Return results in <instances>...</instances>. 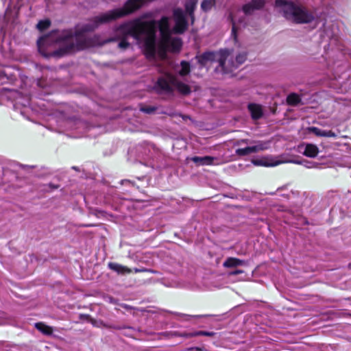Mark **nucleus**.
<instances>
[{
  "mask_svg": "<svg viewBox=\"0 0 351 351\" xmlns=\"http://www.w3.org/2000/svg\"><path fill=\"white\" fill-rule=\"evenodd\" d=\"M145 0H128L123 8L114 9L93 18L88 23L73 32L71 29L55 31L47 36H42L37 40L38 49L46 56L45 47L54 42L58 45V49L52 54L63 56L96 45L121 39L119 47L125 49L129 43L125 40L128 36L143 42L144 51L148 58H154L156 53L160 56L166 52L178 51L182 47L179 38L171 37L169 18L162 16L159 21H142L136 19L119 25L114 31V37L107 40H100L97 36H90L88 32L95 30L99 25L123 17L140 8Z\"/></svg>",
  "mask_w": 351,
  "mask_h": 351,
  "instance_id": "nucleus-1",
  "label": "nucleus"
},
{
  "mask_svg": "<svg viewBox=\"0 0 351 351\" xmlns=\"http://www.w3.org/2000/svg\"><path fill=\"white\" fill-rule=\"evenodd\" d=\"M5 2L6 0H2ZM22 0H9L8 8L5 12L3 24L0 25V35L2 40L0 45V58H14V45L10 36L21 29V8ZM21 71L12 66L2 67L0 65V85L13 82L21 78ZM0 98L7 99L11 106H22V95L16 90L7 87L0 88Z\"/></svg>",
  "mask_w": 351,
  "mask_h": 351,
  "instance_id": "nucleus-2",
  "label": "nucleus"
},
{
  "mask_svg": "<svg viewBox=\"0 0 351 351\" xmlns=\"http://www.w3.org/2000/svg\"><path fill=\"white\" fill-rule=\"evenodd\" d=\"M191 66L189 62L182 60L180 64L173 66V73L165 72L164 75L158 79L156 88L158 91L171 93L177 90L182 95H189L191 93L189 86L181 81L189 74Z\"/></svg>",
  "mask_w": 351,
  "mask_h": 351,
  "instance_id": "nucleus-3",
  "label": "nucleus"
},
{
  "mask_svg": "<svg viewBox=\"0 0 351 351\" xmlns=\"http://www.w3.org/2000/svg\"><path fill=\"white\" fill-rule=\"evenodd\" d=\"M275 7L287 20L294 23H310L315 19L313 11L300 3L291 1L276 0Z\"/></svg>",
  "mask_w": 351,
  "mask_h": 351,
  "instance_id": "nucleus-4",
  "label": "nucleus"
},
{
  "mask_svg": "<svg viewBox=\"0 0 351 351\" xmlns=\"http://www.w3.org/2000/svg\"><path fill=\"white\" fill-rule=\"evenodd\" d=\"M197 0H186L184 4L186 12L181 8H175L173 11V16L175 22V25L171 29V37L172 33L182 34L188 27V23L186 21V14L190 16L192 23L194 21L193 12L196 8Z\"/></svg>",
  "mask_w": 351,
  "mask_h": 351,
  "instance_id": "nucleus-5",
  "label": "nucleus"
},
{
  "mask_svg": "<svg viewBox=\"0 0 351 351\" xmlns=\"http://www.w3.org/2000/svg\"><path fill=\"white\" fill-rule=\"evenodd\" d=\"M227 57L228 49H221L218 52L206 51L200 56H197L196 58L201 66H206L213 62H218L219 66L216 69L223 73V66H225Z\"/></svg>",
  "mask_w": 351,
  "mask_h": 351,
  "instance_id": "nucleus-6",
  "label": "nucleus"
},
{
  "mask_svg": "<svg viewBox=\"0 0 351 351\" xmlns=\"http://www.w3.org/2000/svg\"><path fill=\"white\" fill-rule=\"evenodd\" d=\"M242 144H248L249 145L244 148L236 149L237 155L240 156H248L266 150L269 147L270 142L263 141H251L249 139H241L237 142L239 145Z\"/></svg>",
  "mask_w": 351,
  "mask_h": 351,
  "instance_id": "nucleus-7",
  "label": "nucleus"
},
{
  "mask_svg": "<svg viewBox=\"0 0 351 351\" xmlns=\"http://www.w3.org/2000/svg\"><path fill=\"white\" fill-rule=\"evenodd\" d=\"M247 58V53L242 52L237 55L235 60L230 57L228 50V57L226 58L225 66H223V73H229L237 69L240 65L243 64Z\"/></svg>",
  "mask_w": 351,
  "mask_h": 351,
  "instance_id": "nucleus-8",
  "label": "nucleus"
},
{
  "mask_svg": "<svg viewBox=\"0 0 351 351\" xmlns=\"http://www.w3.org/2000/svg\"><path fill=\"white\" fill-rule=\"evenodd\" d=\"M265 3V0H251L250 3L243 6V12L245 15L251 14L255 10L261 9L264 6Z\"/></svg>",
  "mask_w": 351,
  "mask_h": 351,
  "instance_id": "nucleus-9",
  "label": "nucleus"
},
{
  "mask_svg": "<svg viewBox=\"0 0 351 351\" xmlns=\"http://www.w3.org/2000/svg\"><path fill=\"white\" fill-rule=\"evenodd\" d=\"M298 152L310 158L315 157L318 154V148L313 144L302 143L298 146Z\"/></svg>",
  "mask_w": 351,
  "mask_h": 351,
  "instance_id": "nucleus-10",
  "label": "nucleus"
},
{
  "mask_svg": "<svg viewBox=\"0 0 351 351\" xmlns=\"http://www.w3.org/2000/svg\"><path fill=\"white\" fill-rule=\"evenodd\" d=\"M230 19L232 23V35L234 36V39H237V34L240 29L242 27L245 26V22L244 18L237 19L235 16H234L232 13H230Z\"/></svg>",
  "mask_w": 351,
  "mask_h": 351,
  "instance_id": "nucleus-11",
  "label": "nucleus"
},
{
  "mask_svg": "<svg viewBox=\"0 0 351 351\" xmlns=\"http://www.w3.org/2000/svg\"><path fill=\"white\" fill-rule=\"evenodd\" d=\"M190 160L197 166H205L215 165V161L217 160V158L210 156H193L190 158Z\"/></svg>",
  "mask_w": 351,
  "mask_h": 351,
  "instance_id": "nucleus-12",
  "label": "nucleus"
},
{
  "mask_svg": "<svg viewBox=\"0 0 351 351\" xmlns=\"http://www.w3.org/2000/svg\"><path fill=\"white\" fill-rule=\"evenodd\" d=\"M248 110L253 119L256 120L262 117L263 114L262 106L256 104H250Z\"/></svg>",
  "mask_w": 351,
  "mask_h": 351,
  "instance_id": "nucleus-13",
  "label": "nucleus"
},
{
  "mask_svg": "<svg viewBox=\"0 0 351 351\" xmlns=\"http://www.w3.org/2000/svg\"><path fill=\"white\" fill-rule=\"evenodd\" d=\"M309 130L317 136L332 137V138H335L337 136V134H335V132H332V130H322V129L316 128V127H311V128H309Z\"/></svg>",
  "mask_w": 351,
  "mask_h": 351,
  "instance_id": "nucleus-14",
  "label": "nucleus"
},
{
  "mask_svg": "<svg viewBox=\"0 0 351 351\" xmlns=\"http://www.w3.org/2000/svg\"><path fill=\"white\" fill-rule=\"evenodd\" d=\"M84 122L79 119H69L65 122V127L70 130H78L84 127Z\"/></svg>",
  "mask_w": 351,
  "mask_h": 351,
  "instance_id": "nucleus-15",
  "label": "nucleus"
},
{
  "mask_svg": "<svg viewBox=\"0 0 351 351\" xmlns=\"http://www.w3.org/2000/svg\"><path fill=\"white\" fill-rule=\"evenodd\" d=\"M108 267L119 274H130L132 269L116 263H109Z\"/></svg>",
  "mask_w": 351,
  "mask_h": 351,
  "instance_id": "nucleus-16",
  "label": "nucleus"
},
{
  "mask_svg": "<svg viewBox=\"0 0 351 351\" xmlns=\"http://www.w3.org/2000/svg\"><path fill=\"white\" fill-rule=\"evenodd\" d=\"M246 265V262L237 258L229 257L223 263L224 267H234L239 265Z\"/></svg>",
  "mask_w": 351,
  "mask_h": 351,
  "instance_id": "nucleus-17",
  "label": "nucleus"
},
{
  "mask_svg": "<svg viewBox=\"0 0 351 351\" xmlns=\"http://www.w3.org/2000/svg\"><path fill=\"white\" fill-rule=\"evenodd\" d=\"M287 104L292 106H297L301 104V98L296 93H291L287 97Z\"/></svg>",
  "mask_w": 351,
  "mask_h": 351,
  "instance_id": "nucleus-18",
  "label": "nucleus"
},
{
  "mask_svg": "<svg viewBox=\"0 0 351 351\" xmlns=\"http://www.w3.org/2000/svg\"><path fill=\"white\" fill-rule=\"evenodd\" d=\"M35 327L44 335H50L53 332V329L51 326H49L42 322L36 323Z\"/></svg>",
  "mask_w": 351,
  "mask_h": 351,
  "instance_id": "nucleus-19",
  "label": "nucleus"
},
{
  "mask_svg": "<svg viewBox=\"0 0 351 351\" xmlns=\"http://www.w3.org/2000/svg\"><path fill=\"white\" fill-rule=\"evenodd\" d=\"M293 162L295 164L302 165L306 168H315L317 167L316 162L307 160H295Z\"/></svg>",
  "mask_w": 351,
  "mask_h": 351,
  "instance_id": "nucleus-20",
  "label": "nucleus"
},
{
  "mask_svg": "<svg viewBox=\"0 0 351 351\" xmlns=\"http://www.w3.org/2000/svg\"><path fill=\"white\" fill-rule=\"evenodd\" d=\"M213 5V0H204L201 4V8L204 11H208Z\"/></svg>",
  "mask_w": 351,
  "mask_h": 351,
  "instance_id": "nucleus-21",
  "label": "nucleus"
},
{
  "mask_svg": "<svg viewBox=\"0 0 351 351\" xmlns=\"http://www.w3.org/2000/svg\"><path fill=\"white\" fill-rule=\"evenodd\" d=\"M156 110V108L153 106H142L140 108V110L146 114H152Z\"/></svg>",
  "mask_w": 351,
  "mask_h": 351,
  "instance_id": "nucleus-22",
  "label": "nucleus"
},
{
  "mask_svg": "<svg viewBox=\"0 0 351 351\" xmlns=\"http://www.w3.org/2000/svg\"><path fill=\"white\" fill-rule=\"evenodd\" d=\"M50 25V21L49 20H45V21H40L36 27L37 28L42 31L47 29Z\"/></svg>",
  "mask_w": 351,
  "mask_h": 351,
  "instance_id": "nucleus-23",
  "label": "nucleus"
},
{
  "mask_svg": "<svg viewBox=\"0 0 351 351\" xmlns=\"http://www.w3.org/2000/svg\"><path fill=\"white\" fill-rule=\"evenodd\" d=\"M215 335L213 332H208L204 330H199L193 333L191 336H207L212 337Z\"/></svg>",
  "mask_w": 351,
  "mask_h": 351,
  "instance_id": "nucleus-24",
  "label": "nucleus"
},
{
  "mask_svg": "<svg viewBox=\"0 0 351 351\" xmlns=\"http://www.w3.org/2000/svg\"><path fill=\"white\" fill-rule=\"evenodd\" d=\"M281 163V162L280 160H275V161H272V162H264L263 165H265V166H276V165H278Z\"/></svg>",
  "mask_w": 351,
  "mask_h": 351,
  "instance_id": "nucleus-25",
  "label": "nucleus"
},
{
  "mask_svg": "<svg viewBox=\"0 0 351 351\" xmlns=\"http://www.w3.org/2000/svg\"><path fill=\"white\" fill-rule=\"evenodd\" d=\"M243 270H241V269H237V270H235V271H233L230 272L229 275H230V276H234V275H237V274H243Z\"/></svg>",
  "mask_w": 351,
  "mask_h": 351,
  "instance_id": "nucleus-26",
  "label": "nucleus"
},
{
  "mask_svg": "<svg viewBox=\"0 0 351 351\" xmlns=\"http://www.w3.org/2000/svg\"><path fill=\"white\" fill-rule=\"evenodd\" d=\"M121 184H131L132 186L134 185V183L132 182H131L130 180H122L121 181Z\"/></svg>",
  "mask_w": 351,
  "mask_h": 351,
  "instance_id": "nucleus-27",
  "label": "nucleus"
},
{
  "mask_svg": "<svg viewBox=\"0 0 351 351\" xmlns=\"http://www.w3.org/2000/svg\"><path fill=\"white\" fill-rule=\"evenodd\" d=\"M182 315L184 316V317H192L191 315H189L183 314ZM204 317V315H194V316H193V317Z\"/></svg>",
  "mask_w": 351,
  "mask_h": 351,
  "instance_id": "nucleus-28",
  "label": "nucleus"
},
{
  "mask_svg": "<svg viewBox=\"0 0 351 351\" xmlns=\"http://www.w3.org/2000/svg\"><path fill=\"white\" fill-rule=\"evenodd\" d=\"M134 272H135V273H139V272L145 271V269H138V268H135V269H134Z\"/></svg>",
  "mask_w": 351,
  "mask_h": 351,
  "instance_id": "nucleus-29",
  "label": "nucleus"
},
{
  "mask_svg": "<svg viewBox=\"0 0 351 351\" xmlns=\"http://www.w3.org/2000/svg\"><path fill=\"white\" fill-rule=\"evenodd\" d=\"M29 167V166H27V165H24L23 166V172L27 169H28Z\"/></svg>",
  "mask_w": 351,
  "mask_h": 351,
  "instance_id": "nucleus-30",
  "label": "nucleus"
},
{
  "mask_svg": "<svg viewBox=\"0 0 351 351\" xmlns=\"http://www.w3.org/2000/svg\"><path fill=\"white\" fill-rule=\"evenodd\" d=\"M186 118H188V117H187V116H183V117H182V119H186Z\"/></svg>",
  "mask_w": 351,
  "mask_h": 351,
  "instance_id": "nucleus-31",
  "label": "nucleus"
},
{
  "mask_svg": "<svg viewBox=\"0 0 351 351\" xmlns=\"http://www.w3.org/2000/svg\"><path fill=\"white\" fill-rule=\"evenodd\" d=\"M53 189L57 188V186L50 185Z\"/></svg>",
  "mask_w": 351,
  "mask_h": 351,
  "instance_id": "nucleus-32",
  "label": "nucleus"
},
{
  "mask_svg": "<svg viewBox=\"0 0 351 351\" xmlns=\"http://www.w3.org/2000/svg\"><path fill=\"white\" fill-rule=\"evenodd\" d=\"M124 308H128V306L127 305H125V306H124Z\"/></svg>",
  "mask_w": 351,
  "mask_h": 351,
  "instance_id": "nucleus-33",
  "label": "nucleus"
}]
</instances>
